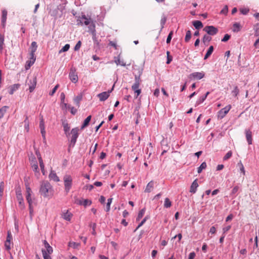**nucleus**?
Here are the masks:
<instances>
[{
	"mask_svg": "<svg viewBox=\"0 0 259 259\" xmlns=\"http://www.w3.org/2000/svg\"><path fill=\"white\" fill-rule=\"evenodd\" d=\"M39 193L44 197H50L53 195V187L48 181H44L41 183Z\"/></svg>",
	"mask_w": 259,
	"mask_h": 259,
	"instance_id": "f257e3e1",
	"label": "nucleus"
},
{
	"mask_svg": "<svg viewBox=\"0 0 259 259\" xmlns=\"http://www.w3.org/2000/svg\"><path fill=\"white\" fill-rule=\"evenodd\" d=\"M77 24H80L81 25H89V27H91L92 25H94L95 27V22L90 18L87 17L85 15H82L81 17L77 20Z\"/></svg>",
	"mask_w": 259,
	"mask_h": 259,
	"instance_id": "f03ea898",
	"label": "nucleus"
},
{
	"mask_svg": "<svg viewBox=\"0 0 259 259\" xmlns=\"http://www.w3.org/2000/svg\"><path fill=\"white\" fill-rule=\"evenodd\" d=\"M63 181L65 191L68 193L72 186V178L70 175H65L63 177Z\"/></svg>",
	"mask_w": 259,
	"mask_h": 259,
	"instance_id": "7ed1b4c3",
	"label": "nucleus"
},
{
	"mask_svg": "<svg viewBox=\"0 0 259 259\" xmlns=\"http://www.w3.org/2000/svg\"><path fill=\"white\" fill-rule=\"evenodd\" d=\"M78 127L73 128L72 129L70 134L71 137L70 139V146L73 147L76 142L77 139L78 137Z\"/></svg>",
	"mask_w": 259,
	"mask_h": 259,
	"instance_id": "20e7f679",
	"label": "nucleus"
},
{
	"mask_svg": "<svg viewBox=\"0 0 259 259\" xmlns=\"http://www.w3.org/2000/svg\"><path fill=\"white\" fill-rule=\"evenodd\" d=\"M26 187V199L29 204V206L32 205L33 200L31 198V194L32 192L30 188L28 183H25Z\"/></svg>",
	"mask_w": 259,
	"mask_h": 259,
	"instance_id": "39448f33",
	"label": "nucleus"
},
{
	"mask_svg": "<svg viewBox=\"0 0 259 259\" xmlns=\"http://www.w3.org/2000/svg\"><path fill=\"white\" fill-rule=\"evenodd\" d=\"M30 164L32 170L35 172V176L38 178L39 175V171L38 167L37 161L35 157H33L32 158L30 161Z\"/></svg>",
	"mask_w": 259,
	"mask_h": 259,
	"instance_id": "423d86ee",
	"label": "nucleus"
},
{
	"mask_svg": "<svg viewBox=\"0 0 259 259\" xmlns=\"http://www.w3.org/2000/svg\"><path fill=\"white\" fill-rule=\"evenodd\" d=\"M203 31L208 35H214L218 32V29L213 26H206L203 28Z\"/></svg>",
	"mask_w": 259,
	"mask_h": 259,
	"instance_id": "0eeeda50",
	"label": "nucleus"
},
{
	"mask_svg": "<svg viewBox=\"0 0 259 259\" xmlns=\"http://www.w3.org/2000/svg\"><path fill=\"white\" fill-rule=\"evenodd\" d=\"M114 88V85L112 87L111 90H109L107 92H103L97 95V97L99 98L100 101H105L110 96V93L112 92Z\"/></svg>",
	"mask_w": 259,
	"mask_h": 259,
	"instance_id": "6e6552de",
	"label": "nucleus"
},
{
	"mask_svg": "<svg viewBox=\"0 0 259 259\" xmlns=\"http://www.w3.org/2000/svg\"><path fill=\"white\" fill-rule=\"evenodd\" d=\"M16 197L19 202V207L21 209H23L25 208V204L24 199L20 191H16Z\"/></svg>",
	"mask_w": 259,
	"mask_h": 259,
	"instance_id": "1a4fd4ad",
	"label": "nucleus"
},
{
	"mask_svg": "<svg viewBox=\"0 0 259 259\" xmlns=\"http://www.w3.org/2000/svg\"><path fill=\"white\" fill-rule=\"evenodd\" d=\"M231 108V106L230 105H227L225 107L222 108L218 112V117L221 119L223 118L229 112Z\"/></svg>",
	"mask_w": 259,
	"mask_h": 259,
	"instance_id": "9d476101",
	"label": "nucleus"
},
{
	"mask_svg": "<svg viewBox=\"0 0 259 259\" xmlns=\"http://www.w3.org/2000/svg\"><path fill=\"white\" fill-rule=\"evenodd\" d=\"M69 77L72 82L76 83L78 81V76L76 73V70L71 68L69 72Z\"/></svg>",
	"mask_w": 259,
	"mask_h": 259,
	"instance_id": "9b49d317",
	"label": "nucleus"
},
{
	"mask_svg": "<svg viewBox=\"0 0 259 259\" xmlns=\"http://www.w3.org/2000/svg\"><path fill=\"white\" fill-rule=\"evenodd\" d=\"M36 77L33 76L32 78L28 80V84L29 87V90L30 93L32 92L35 88L36 85Z\"/></svg>",
	"mask_w": 259,
	"mask_h": 259,
	"instance_id": "f8f14e48",
	"label": "nucleus"
},
{
	"mask_svg": "<svg viewBox=\"0 0 259 259\" xmlns=\"http://www.w3.org/2000/svg\"><path fill=\"white\" fill-rule=\"evenodd\" d=\"M205 74L203 72H195L192 73H191L189 78L191 79H201L204 77Z\"/></svg>",
	"mask_w": 259,
	"mask_h": 259,
	"instance_id": "ddd939ff",
	"label": "nucleus"
},
{
	"mask_svg": "<svg viewBox=\"0 0 259 259\" xmlns=\"http://www.w3.org/2000/svg\"><path fill=\"white\" fill-rule=\"evenodd\" d=\"M88 27L89 29V32H90L92 35L94 42L95 44H96L97 45H99V42L96 37V33L95 26L94 25H92L91 27Z\"/></svg>",
	"mask_w": 259,
	"mask_h": 259,
	"instance_id": "4468645a",
	"label": "nucleus"
},
{
	"mask_svg": "<svg viewBox=\"0 0 259 259\" xmlns=\"http://www.w3.org/2000/svg\"><path fill=\"white\" fill-rule=\"evenodd\" d=\"M52 6H50V7H48L47 9H49V14L52 17H54L56 20L57 18V16L58 15V8H56L54 9H51Z\"/></svg>",
	"mask_w": 259,
	"mask_h": 259,
	"instance_id": "2eb2a0df",
	"label": "nucleus"
},
{
	"mask_svg": "<svg viewBox=\"0 0 259 259\" xmlns=\"http://www.w3.org/2000/svg\"><path fill=\"white\" fill-rule=\"evenodd\" d=\"M43 243L46 248V249H44L46 253L47 252V253L49 254H52L53 252V248L50 245L49 243L46 240L43 241Z\"/></svg>",
	"mask_w": 259,
	"mask_h": 259,
	"instance_id": "dca6fc26",
	"label": "nucleus"
},
{
	"mask_svg": "<svg viewBox=\"0 0 259 259\" xmlns=\"http://www.w3.org/2000/svg\"><path fill=\"white\" fill-rule=\"evenodd\" d=\"M62 126L63 127V130L65 135L68 137V135H70V133H69L70 130V126L69 125V124L66 120L62 121Z\"/></svg>",
	"mask_w": 259,
	"mask_h": 259,
	"instance_id": "f3484780",
	"label": "nucleus"
},
{
	"mask_svg": "<svg viewBox=\"0 0 259 259\" xmlns=\"http://www.w3.org/2000/svg\"><path fill=\"white\" fill-rule=\"evenodd\" d=\"M36 60L35 56H30V60L26 62L25 68L26 70L28 69L35 62Z\"/></svg>",
	"mask_w": 259,
	"mask_h": 259,
	"instance_id": "a211bd4d",
	"label": "nucleus"
},
{
	"mask_svg": "<svg viewBox=\"0 0 259 259\" xmlns=\"http://www.w3.org/2000/svg\"><path fill=\"white\" fill-rule=\"evenodd\" d=\"M198 187V184L197 183V180L196 179L193 182L191 185L190 192L193 194L196 193Z\"/></svg>",
	"mask_w": 259,
	"mask_h": 259,
	"instance_id": "6ab92c4d",
	"label": "nucleus"
},
{
	"mask_svg": "<svg viewBox=\"0 0 259 259\" xmlns=\"http://www.w3.org/2000/svg\"><path fill=\"white\" fill-rule=\"evenodd\" d=\"M246 138L248 144L249 145L252 144V132L249 130H245Z\"/></svg>",
	"mask_w": 259,
	"mask_h": 259,
	"instance_id": "aec40b11",
	"label": "nucleus"
},
{
	"mask_svg": "<svg viewBox=\"0 0 259 259\" xmlns=\"http://www.w3.org/2000/svg\"><path fill=\"white\" fill-rule=\"evenodd\" d=\"M37 48V45L35 41H33L31 42V46L30 47V56H35V52H36Z\"/></svg>",
	"mask_w": 259,
	"mask_h": 259,
	"instance_id": "412c9836",
	"label": "nucleus"
},
{
	"mask_svg": "<svg viewBox=\"0 0 259 259\" xmlns=\"http://www.w3.org/2000/svg\"><path fill=\"white\" fill-rule=\"evenodd\" d=\"M7 18V11L6 10H2V25L3 27H5Z\"/></svg>",
	"mask_w": 259,
	"mask_h": 259,
	"instance_id": "4be33fe9",
	"label": "nucleus"
},
{
	"mask_svg": "<svg viewBox=\"0 0 259 259\" xmlns=\"http://www.w3.org/2000/svg\"><path fill=\"white\" fill-rule=\"evenodd\" d=\"M37 156H38V161H39V165H40V169H41V172H42V174L44 175H45V165L44 164L40 154H37Z\"/></svg>",
	"mask_w": 259,
	"mask_h": 259,
	"instance_id": "5701e85b",
	"label": "nucleus"
},
{
	"mask_svg": "<svg viewBox=\"0 0 259 259\" xmlns=\"http://www.w3.org/2000/svg\"><path fill=\"white\" fill-rule=\"evenodd\" d=\"M154 182L153 181H150L146 186V189L145 190V192L149 193L150 192L152 189L154 187Z\"/></svg>",
	"mask_w": 259,
	"mask_h": 259,
	"instance_id": "b1692460",
	"label": "nucleus"
},
{
	"mask_svg": "<svg viewBox=\"0 0 259 259\" xmlns=\"http://www.w3.org/2000/svg\"><path fill=\"white\" fill-rule=\"evenodd\" d=\"M49 178L51 180H53L55 182H59L60 181L59 177L57 176L56 174L53 171H51L49 175Z\"/></svg>",
	"mask_w": 259,
	"mask_h": 259,
	"instance_id": "393cba45",
	"label": "nucleus"
},
{
	"mask_svg": "<svg viewBox=\"0 0 259 259\" xmlns=\"http://www.w3.org/2000/svg\"><path fill=\"white\" fill-rule=\"evenodd\" d=\"M91 115H89L85 119L82 125L81 126V130H83L84 128L88 126L89 122L91 121Z\"/></svg>",
	"mask_w": 259,
	"mask_h": 259,
	"instance_id": "a878e982",
	"label": "nucleus"
},
{
	"mask_svg": "<svg viewBox=\"0 0 259 259\" xmlns=\"http://www.w3.org/2000/svg\"><path fill=\"white\" fill-rule=\"evenodd\" d=\"M114 62L117 65H120L122 66H125L126 65L125 63L123 61L120 60L119 56L114 57Z\"/></svg>",
	"mask_w": 259,
	"mask_h": 259,
	"instance_id": "bb28decb",
	"label": "nucleus"
},
{
	"mask_svg": "<svg viewBox=\"0 0 259 259\" xmlns=\"http://www.w3.org/2000/svg\"><path fill=\"white\" fill-rule=\"evenodd\" d=\"M193 25L197 29H199L203 27L202 23L199 20L194 21L193 22Z\"/></svg>",
	"mask_w": 259,
	"mask_h": 259,
	"instance_id": "cd10ccee",
	"label": "nucleus"
},
{
	"mask_svg": "<svg viewBox=\"0 0 259 259\" xmlns=\"http://www.w3.org/2000/svg\"><path fill=\"white\" fill-rule=\"evenodd\" d=\"M213 47L212 46H211L209 47L208 50H207L206 54L204 56V59L206 60L207 59L212 53L213 51Z\"/></svg>",
	"mask_w": 259,
	"mask_h": 259,
	"instance_id": "c85d7f7f",
	"label": "nucleus"
},
{
	"mask_svg": "<svg viewBox=\"0 0 259 259\" xmlns=\"http://www.w3.org/2000/svg\"><path fill=\"white\" fill-rule=\"evenodd\" d=\"M8 108L9 107L7 106H4L2 108H0V119L3 117Z\"/></svg>",
	"mask_w": 259,
	"mask_h": 259,
	"instance_id": "c756f323",
	"label": "nucleus"
},
{
	"mask_svg": "<svg viewBox=\"0 0 259 259\" xmlns=\"http://www.w3.org/2000/svg\"><path fill=\"white\" fill-rule=\"evenodd\" d=\"M241 26L239 23H235L233 25V31L237 32L240 30Z\"/></svg>",
	"mask_w": 259,
	"mask_h": 259,
	"instance_id": "7c9ffc66",
	"label": "nucleus"
},
{
	"mask_svg": "<svg viewBox=\"0 0 259 259\" xmlns=\"http://www.w3.org/2000/svg\"><path fill=\"white\" fill-rule=\"evenodd\" d=\"M20 85L19 84H15L10 87V90L9 92L10 94L12 95L14 92L18 89Z\"/></svg>",
	"mask_w": 259,
	"mask_h": 259,
	"instance_id": "2f4dec72",
	"label": "nucleus"
},
{
	"mask_svg": "<svg viewBox=\"0 0 259 259\" xmlns=\"http://www.w3.org/2000/svg\"><path fill=\"white\" fill-rule=\"evenodd\" d=\"M80 245V244L79 243H76L75 242H69L68 243V246L74 249L78 248Z\"/></svg>",
	"mask_w": 259,
	"mask_h": 259,
	"instance_id": "473e14b6",
	"label": "nucleus"
},
{
	"mask_svg": "<svg viewBox=\"0 0 259 259\" xmlns=\"http://www.w3.org/2000/svg\"><path fill=\"white\" fill-rule=\"evenodd\" d=\"M211 40V37L207 34H205L202 38V42L206 45V43L209 42Z\"/></svg>",
	"mask_w": 259,
	"mask_h": 259,
	"instance_id": "72a5a7b5",
	"label": "nucleus"
},
{
	"mask_svg": "<svg viewBox=\"0 0 259 259\" xmlns=\"http://www.w3.org/2000/svg\"><path fill=\"white\" fill-rule=\"evenodd\" d=\"M72 214L69 212L68 211L64 213L63 215V218L64 220L69 221L71 220Z\"/></svg>",
	"mask_w": 259,
	"mask_h": 259,
	"instance_id": "f704fd0d",
	"label": "nucleus"
},
{
	"mask_svg": "<svg viewBox=\"0 0 259 259\" xmlns=\"http://www.w3.org/2000/svg\"><path fill=\"white\" fill-rule=\"evenodd\" d=\"M206 167V163L205 162H202L199 167H198L197 172L198 174L201 172L203 169H204Z\"/></svg>",
	"mask_w": 259,
	"mask_h": 259,
	"instance_id": "c9c22d12",
	"label": "nucleus"
},
{
	"mask_svg": "<svg viewBox=\"0 0 259 259\" xmlns=\"http://www.w3.org/2000/svg\"><path fill=\"white\" fill-rule=\"evenodd\" d=\"M146 211L145 208L142 209L139 212L138 217L137 218V221H139L144 215Z\"/></svg>",
	"mask_w": 259,
	"mask_h": 259,
	"instance_id": "e433bc0d",
	"label": "nucleus"
},
{
	"mask_svg": "<svg viewBox=\"0 0 259 259\" xmlns=\"http://www.w3.org/2000/svg\"><path fill=\"white\" fill-rule=\"evenodd\" d=\"M239 189V186H235L233 188L230 195L231 196H233L235 197L236 196V193L238 192Z\"/></svg>",
	"mask_w": 259,
	"mask_h": 259,
	"instance_id": "4c0bfd02",
	"label": "nucleus"
},
{
	"mask_svg": "<svg viewBox=\"0 0 259 259\" xmlns=\"http://www.w3.org/2000/svg\"><path fill=\"white\" fill-rule=\"evenodd\" d=\"M171 206V202L168 198H166L164 200V206L165 208H169Z\"/></svg>",
	"mask_w": 259,
	"mask_h": 259,
	"instance_id": "58836bf2",
	"label": "nucleus"
},
{
	"mask_svg": "<svg viewBox=\"0 0 259 259\" xmlns=\"http://www.w3.org/2000/svg\"><path fill=\"white\" fill-rule=\"evenodd\" d=\"M205 97H203V96L200 97L198 100L196 101L195 103V106H198L203 103L205 100Z\"/></svg>",
	"mask_w": 259,
	"mask_h": 259,
	"instance_id": "ea45409f",
	"label": "nucleus"
},
{
	"mask_svg": "<svg viewBox=\"0 0 259 259\" xmlns=\"http://www.w3.org/2000/svg\"><path fill=\"white\" fill-rule=\"evenodd\" d=\"M191 37V32L190 30H188L186 32V36L185 37V41L188 42Z\"/></svg>",
	"mask_w": 259,
	"mask_h": 259,
	"instance_id": "a19ab883",
	"label": "nucleus"
},
{
	"mask_svg": "<svg viewBox=\"0 0 259 259\" xmlns=\"http://www.w3.org/2000/svg\"><path fill=\"white\" fill-rule=\"evenodd\" d=\"M81 99L82 95H79L75 97V98L74 99V101L77 105L79 106V102L81 100Z\"/></svg>",
	"mask_w": 259,
	"mask_h": 259,
	"instance_id": "79ce46f5",
	"label": "nucleus"
},
{
	"mask_svg": "<svg viewBox=\"0 0 259 259\" xmlns=\"http://www.w3.org/2000/svg\"><path fill=\"white\" fill-rule=\"evenodd\" d=\"M12 242L10 241L6 240L5 242V247L6 248V249L7 250H10L11 249V244Z\"/></svg>",
	"mask_w": 259,
	"mask_h": 259,
	"instance_id": "37998d69",
	"label": "nucleus"
},
{
	"mask_svg": "<svg viewBox=\"0 0 259 259\" xmlns=\"http://www.w3.org/2000/svg\"><path fill=\"white\" fill-rule=\"evenodd\" d=\"M4 44V36L0 34V50L2 51L3 49V46Z\"/></svg>",
	"mask_w": 259,
	"mask_h": 259,
	"instance_id": "c03bdc74",
	"label": "nucleus"
},
{
	"mask_svg": "<svg viewBox=\"0 0 259 259\" xmlns=\"http://www.w3.org/2000/svg\"><path fill=\"white\" fill-rule=\"evenodd\" d=\"M42 254L44 259H52L50 254L45 251L44 249H42Z\"/></svg>",
	"mask_w": 259,
	"mask_h": 259,
	"instance_id": "a18cd8bd",
	"label": "nucleus"
},
{
	"mask_svg": "<svg viewBox=\"0 0 259 259\" xmlns=\"http://www.w3.org/2000/svg\"><path fill=\"white\" fill-rule=\"evenodd\" d=\"M112 201V198H109L107 200V203L106 204V211L107 212L109 211L110 209V205Z\"/></svg>",
	"mask_w": 259,
	"mask_h": 259,
	"instance_id": "49530a36",
	"label": "nucleus"
},
{
	"mask_svg": "<svg viewBox=\"0 0 259 259\" xmlns=\"http://www.w3.org/2000/svg\"><path fill=\"white\" fill-rule=\"evenodd\" d=\"M70 48V45L69 44H66L60 51L59 53L62 52H67Z\"/></svg>",
	"mask_w": 259,
	"mask_h": 259,
	"instance_id": "de8ad7c7",
	"label": "nucleus"
},
{
	"mask_svg": "<svg viewBox=\"0 0 259 259\" xmlns=\"http://www.w3.org/2000/svg\"><path fill=\"white\" fill-rule=\"evenodd\" d=\"M92 204V201L89 199H83L82 205L84 207L91 205Z\"/></svg>",
	"mask_w": 259,
	"mask_h": 259,
	"instance_id": "09e8293b",
	"label": "nucleus"
},
{
	"mask_svg": "<svg viewBox=\"0 0 259 259\" xmlns=\"http://www.w3.org/2000/svg\"><path fill=\"white\" fill-rule=\"evenodd\" d=\"M166 17L164 15H163L162 16V18L160 20V24H161V29H162L164 27V25H165V24L166 23Z\"/></svg>",
	"mask_w": 259,
	"mask_h": 259,
	"instance_id": "8fccbe9b",
	"label": "nucleus"
},
{
	"mask_svg": "<svg viewBox=\"0 0 259 259\" xmlns=\"http://www.w3.org/2000/svg\"><path fill=\"white\" fill-rule=\"evenodd\" d=\"M167 55V61L166 64H169L172 60V57L170 55V52L169 51H167L166 52Z\"/></svg>",
	"mask_w": 259,
	"mask_h": 259,
	"instance_id": "3c124183",
	"label": "nucleus"
},
{
	"mask_svg": "<svg viewBox=\"0 0 259 259\" xmlns=\"http://www.w3.org/2000/svg\"><path fill=\"white\" fill-rule=\"evenodd\" d=\"M232 155V152L231 151H228L226 154L224 156V157H223V160H228V159H229Z\"/></svg>",
	"mask_w": 259,
	"mask_h": 259,
	"instance_id": "603ef678",
	"label": "nucleus"
},
{
	"mask_svg": "<svg viewBox=\"0 0 259 259\" xmlns=\"http://www.w3.org/2000/svg\"><path fill=\"white\" fill-rule=\"evenodd\" d=\"M59 84H57L56 85H55V87L53 89L52 91L50 92V93H49L50 96H53L54 95V94L55 93V92H56V91L57 90V89L59 88Z\"/></svg>",
	"mask_w": 259,
	"mask_h": 259,
	"instance_id": "864d4df0",
	"label": "nucleus"
},
{
	"mask_svg": "<svg viewBox=\"0 0 259 259\" xmlns=\"http://www.w3.org/2000/svg\"><path fill=\"white\" fill-rule=\"evenodd\" d=\"M238 165L240 167V170L243 173V174L244 175H245V169H244V166H243V164L242 163V162L241 161H240L238 163Z\"/></svg>",
	"mask_w": 259,
	"mask_h": 259,
	"instance_id": "5fc2aeb1",
	"label": "nucleus"
},
{
	"mask_svg": "<svg viewBox=\"0 0 259 259\" xmlns=\"http://www.w3.org/2000/svg\"><path fill=\"white\" fill-rule=\"evenodd\" d=\"M239 93V90L237 86H236L234 90L232 91V93L233 95L236 97Z\"/></svg>",
	"mask_w": 259,
	"mask_h": 259,
	"instance_id": "6e6d98bb",
	"label": "nucleus"
},
{
	"mask_svg": "<svg viewBox=\"0 0 259 259\" xmlns=\"http://www.w3.org/2000/svg\"><path fill=\"white\" fill-rule=\"evenodd\" d=\"M4 190V182L0 183V197L2 196Z\"/></svg>",
	"mask_w": 259,
	"mask_h": 259,
	"instance_id": "4d7b16f0",
	"label": "nucleus"
},
{
	"mask_svg": "<svg viewBox=\"0 0 259 259\" xmlns=\"http://www.w3.org/2000/svg\"><path fill=\"white\" fill-rule=\"evenodd\" d=\"M140 83L135 82L133 85L132 86V89L133 91H136L139 89V87L140 86Z\"/></svg>",
	"mask_w": 259,
	"mask_h": 259,
	"instance_id": "13d9d810",
	"label": "nucleus"
},
{
	"mask_svg": "<svg viewBox=\"0 0 259 259\" xmlns=\"http://www.w3.org/2000/svg\"><path fill=\"white\" fill-rule=\"evenodd\" d=\"M81 41L79 40L76 44V45L74 48V51H78L81 47Z\"/></svg>",
	"mask_w": 259,
	"mask_h": 259,
	"instance_id": "bf43d9fd",
	"label": "nucleus"
},
{
	"mask_svg": "<svg viewBox=\"0 0 259 259\" xmlns=\"http://www.w3.org/2000/svg\"><path fill=\"white\" fill-rule=\"evenodd\" d=\"M172 34H173V31H171L169 32V34L167 36V37L166 39V43L167 44L170 43L171 38H172Z\"/></svg>",
	"mask_w": 259,
	"mask_h": 259,
	"instance_id": "052dcab7",
	"label": "nucleus"
},
{
	"mask_svg": "<svg viewBox=\"0 0 259 259\" xmlns=\"http://www.w3.org/2000/svg\"><path fill=\"white\" fill-rule=\"evenodd\" d=\"M147 220V218L145 217L142 221L139 224V225L138 226V227L136 228V229H135V230L134 231V232H136L140 227H141L145 223V222Z\"/></svg>",
	"mask_w": 259,
	"mask_h": 259,
	"instance_id": "680f3d73",
	"label": "nucleus"
},
{
	"mask_svg": "<svg viewBox=\"0 0 259 259\" xmlns=\"http://www.w3.org/2000/svg\"><path fill=\"white\" fill-rule=\"evenodd\" d=\"M39 128L40 129L45 128V122L42 117L40 119L39 122Z\"/></svg>",
	"mask_w": 259,
	"mask_h": 259,
	"instance_id": "e2e57ef3",
	"label": "nucleus"
},
{
	"mask_svg": "<svg viewBox=\"0 0 259 259\" xmlns=\"http://www.w3.org/2000/svg\"><path fill=\"white\" fill-rule=\"evenodd\" d=\"M230 35H229L228 34H226L223 38L222 39V41H223V42H226L227 41H228L230 38Z\"/></svg>",
	"mask_w": 259,
	"mask_h": 259,
	"instance_id": "0e129e2a",
	"label": "nucleus"
},
{
	"mask_svg": "<svg viewBox=\"0 0 259 259\" xmlns=\"http://www.w3.org/2000/svg\"><path fill=\"white\" fill-rule=\"evenodd\" d=\"M12 240V236L11 235V233L10 231H8L7 232V236L6 240L11 241Z\"/></svg>",
	"mask_w": 259,
	"mask_h": 259,
	"instance_id": "69168bd1",
	"label": "nucleus"
},
{
	"mask_svg": "<svg viewBox=\"0 0 259 259\" xmlns=\"http://www.w3.org/2000/svg\"><path fill=\"white\" fill-rule=\"evenodd\" d=\"M240 12L241 13V14H242L243 15L247 14L249 12V10L248 9H246V8L241 9L240 10Z\"/></svg>",
	"mask_w": 259,
	"mask_h": 259,
	"instance_id": "338daca9",
	"label": "nucleus"
},
{
	"mask_svg": "<svg viewBox=\"0 0 259 259\" xmlns=\"http://www.w3.org/2000/svg\"><path fill=\"white\" fill-rule=\"evenodd\" d=\"M255 35H259V24H257L255 26Z\"/></svg>",
	"mask_w": 259,
	"mask_h": 259,
	"instance_id": "774afa93",
	"label": "nucleus"
}]
</instances>
